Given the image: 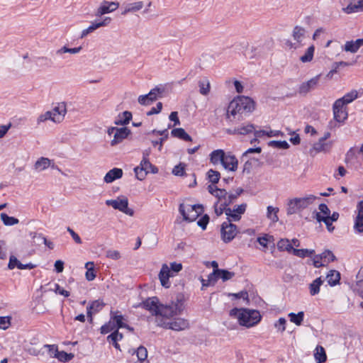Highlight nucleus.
I'll return each mask as SVG.
<instances>
[{
    "mask_svg": "<svg viewBox=\"0 0 363 363\" xmlns=\"http://www.w3.org/2000/svg\"><path fill=\"white\" fill-rule=\"evenodd\" d=\"M132 119V113L130 111H124L118 116L117 119L115 121L116 125H123L129 123Z\"/></svg>",
    "mask_w": 363,
    "mask_h": 363,
    "instance_id": "obj_35",
    "label": "nucleus"
},
{
    "mask_svg": "<svg viewBox=\"0 0 363 363\" xmlns=\"http://www.w3.org/2000/svg\"><path fill=\"white\" fill-rule=\"evenodd\" d=\"M232 222L228 220L223 222L221 225V236L225 242H230L238 233L237 226L233 224Z\"/></svg>",
    "mask_w": 363,
    "mask_h": 363,
    "instance_id": "obj_12",
    "label": "nucleus"
},
{
    "mask_svg": "<svg viewBox=\"0 0 363 363\" xmlns=\"http://www.w3.org/2000/svg\"><path fill=\"white\" fill-rule=\"evenodd\" d=\"M359 150L357 147H351L345 155V162L352 165L360 164L362 161L358 154Z\"/></svg>",
    "mask_w": 363,
    "mask_h": 363,
    "instance_id": "obj_21",
    "label": "nucleus"
},
{
    "mask_svg": "<svg viewBox=\"0 0 363 363\" xmlns=\"http://www.w3.org/2000/svg\"><path fill=\"white\" fill-rule=\"evenodd\" d=\"M159 299L156 296L146 298L139 303L138 307H141L151 313L152 315L158 316V311L160 306Z\"/></svg>",
    "mask_w": 363,
    "mask_h": 363,
    "instance_id": "obj_13",
    "label": "nucleus"
},
{
    "mask_svg": "<svg viewBox=\"0 0 363 363\" xmlns=\"http://www.w3.org/2000/svg\"><path fill=\"white\" fill-rule=\"evenodd\" d=\"M52 113L50 111H48L43 113H41L37 118V123L39 125L41 123H44L47 121H52Z\"/></svg>",
    "mask_w": 363,
    "mask_h": 363,
    "instance_id": "obj_59",
    "label": "nucleus"
},
{
    "mask_svg": "<svg viewBox=\"0 0 363 363\" xmlns=\"http://www.w3.org/2000/svg\"><path fill=\"white\" fill-rule=\"evenodd\" d=\"M358 214L356 217L354 229L358 233H363V201L357 205Z\"/></svg>",
    "mask_w": 363,
    "mask_h": 363,
    "instance_id": "obj_25",
    "label": "nucleus"
},
{
    "mask_svg": "<svg viewBox=\"0 0 363 363\" xmlns=\"http://www.w3.org/2000/svg\"><path fill=\"white\" fill-rule=\"evenodd\" d=\"M82 48L81 46L69 48L66 45L62 47L56 51V55L58 56H62L63 54L69 53L72 55L78 54L82 50Z\"/></svg>",
    "mask_w": 363,
    "mask_h": 363,
    "instance_id": "obj_39",
    "label": "nucleus"
},
{
    "mask_svg": "<svg viewBox=\"0 0 363 363\" xmlns=\"http://www.w3.org/2000/svg\"><path fill=\"white\" fill-rule=\"evenodd\" d=\"M15 267H17L19 269H32L35 267V264L32 263L23 264L15 256L11 255L9 257L8 268L9 269H13Z\"/></svg>",
    "mask_w": 363,
    "mask_h": 363,
    "instance_id": "obj_22",
    "label": "nucleus"
},
{
    "mask_svg": "<svg viewBox=\"0 0 363 363\" xmlns=\"http://www.w3.org/2000/svg\"><path fill=\"white\" fill-rule=\"evenodd\" d=\"M291 252L295 256L303 258L305 257L311 256V255H313L315 252V251L313 250L293 248Z\"/></svg>",
    "mask_w": 363,
    "mask_h": 363,
    "instance_id": "obj_53",
    "label": "nucleus"
},
{
    "mask_svg": "<svg viewBox=\"0 0 363 363\" xmlns=\"http://www.w3.org/2000/svg\"><path fill=\"white\" fill-rule=\"evenodd\" d=\"M204 208L201 204L191 205L188 203H181L179 207V211L183 216V219L188 222L194 221L199 216L201 218L197 224L204 230V216H201Z\"/></svg>",
    "mask_w": 363,
    "mask_h": 363,
    "instance_id": "obj_3",
    "label": "nucleus"
},
{
    "mask_svg": "<svg viewBox=\"0 0 363 363\" xmlns=\"http://www.w3.org/2000/svg\"><path fill=\"white\" fill-rule=\"evenodd\" d=\"M209 264L213 268V272L208 276L207 280H213L214 277L218 274L220 269L218 268V264L216 261H212L211 262H206V267H208Z\"/></svg>",
    "mask_w": 363,
    "mask_h": 363,
    "instance_id": "obj_58",
    "label": "nucleus"
},
{
    "mask_svg": "<svg viewBox=\"0 0 363 363\" xmlns=\"http://www.w3.org/2000/svg\"><path fill=\"white\" fill-rule=\"evenodd\" d=\"M286 320L284 318H279L274 324L277 332L283 333L286 330Z\"/></svg>",
    "mask_w": 363,
    "mask_h": 363,
    "instance_id": "obj_60",
    "label": "nucleus"
},
{
    "mask_svg": "<svg viewBox=\"0 0 363 363\" xmlns=\"http://www.w3.org/2000/svg\"><path fill=\"white\" fill-rule=\"evenodd\" d=\"M119 6V3L117 1H108L104 0L96 9L95 16L101 17L105 14L115 11Z\"/></svg>",
    "mask_w": 363,
    "mask_h": 363,
    "instance_id": "obj_14",
    "label": "nucleus"
},
{
    "mask_svg": "<svg viewBox=\"0 0 363 363\" xmlns=\"http://www.w3.org/2000/svg\"><path fill=\"white\" fill-rule=\"evenodd\" d=\"M112 322L115 323L116 330L118 328H128L130 330H132L133 328H130L128 325L123 323V317L121 315L114 314L111 316Z\"/></svg>",
    "mask_w": 363,
    "mask_h": 363,
    "instance_id": "obj_42",
    "label": "nucleus"
},
{
    "mask_svg": "<svg viewBox=\"0 0 363 363\" xmlns=\"http://www.w3.org/2000/svg\"><path fill=\"white\" fill-rule=\"evenodd\" d=\"M280 133H281V132L279 131V130H270L269 131H267V130H262L255 131V138H261V137H263L264 135H267V136L271 138V137L279 136Z\"/></svg>",
    "mask_w": 363,
    "mask_h": 363,
    "instance_id": "obj_52",
    "label": "nucleus"
},
{
    "mask_svg": "<svg viewBox=\"0 0 363 363\" xmlns=\"http://www.w3.org/2000/svg\"><path fill=\"white\" fill-rule=\"evenodd\" d=\"M315 218L318 222H323L329 232H332L334 230L335 228L332 224L333 221L329 219V216H322L320 213H316Z\"/></svg>",
    "mask_w": 363,
    "mask_h": 363,
    "instance_id": "obj_50",
    "label": "nucleus"
},
{
    "mask_svg": "<svg viewBox=\"0 0 363 363\" xmlns=\"http://www.w3.org/2000/svg\"><path fill=\"white\" fill-rule=\"evenodd\" d=\"M314 52V45H311L309 48H308L305 54L300 57V60L303 63L311 62L313 58Z\"/></svg>",
    "mask_w": 363,
    "mask_h": 363,
    "instance_id": "obj_46",
    "label": "nucleus"
},
{
    "mask_svg": "<svg viewBox=\"0 0 363 363\" xmlns=\"http://www.w3.org/2000/svg\"><path fill=\"white\" fill-rule=\"evenodd\" d=\"M57 359L62 362H66L71 360L74 357V354L72 353H67L64 351H58L57 353Z\"/></svg>",
    "mask_w": 363,
    "mask_h": 363,
    "instance_id": "obj_57",
    "label": "nucleus"
},
{
    "mask_svg": "<svg viewBox=\"0 0 363 363\" xmlns=\"http://www.w3.org/2000/svg\"><path fill=\"white\" fill-rule=\"evenodd\" d=\"M255 127L253 124H242L240 126L235 128L233 133L240 134V135H247L250 133L255 132Z\"/></svg>",
    "mask_w": 363,
    "mask_h": 363,
    "instance_id": "obj_31",
    "label": "nucleus"
},
{
    "mask_svg": "<svg viewBox=\"0 0 363 363\" xmlns=\"http://www.w3.org/2000/svg\"><path fill=\"white\" fill-rule=\"evenodd\" d=\"M306 30L304 28L296 26L292 31L294 40L302 46V41L305 38Z\"/></svg>",
    "mask_w": 363,
    "mask_h": 363,
    "instance_id": "obj_30",
    "label": "nucleus"
},
{
    "mask_svg": "<svg viewBox=\"0 0 363 363\" xmlns=\"http://www.w3.org/2000/svg\"><path fill=\"white\" fill-rule=\"evenodd\" d=\"M363 46V38L346 41L342 48L345 52L356 53Z\"/></svg>",
    "mask_w": 363,
    "mask_h": 363,
    "instance_id": "obj_23",
    "label": "nucleus"
},
{
    "mask_svg": "<svg viewBox=\"0 0 363 363\" xmlns=\"http://www.w3.org/2000/svg\"><path fill=\"white\" fill-rule=\"evenodd\" d=\"M152 133H157L160 135L163 136L162 138H161V140L152 142L153 146L155 147L157 145H159V150L160 151L162 148L163 142L168 138V135H169L168 130H167V129H164L163 130H152Z\"/></svg>",
    "mask_w": 363,
    "mask_h": 363,
    "instance_id": "obj_38",
    "label": "nucleus"
},
{
    "mask_svg": "<svg viewBox=\"0 0 363 363\" xmlns=\"http://www.w3.org/2000/svg\"><path fill=\"white\" fill-rule=\"evenodd\" d=\"M208 191L212 195L217 197L219 200V202L223 203L224 206H229L232 203H233L238 197L243 192V189L241 188H238L236 189L235 193L228 194L227 191L223 189H219L216 186L209 185L208 186Z\"/></svg>",
    "mask_w": 363,
    "mask_h": 363,
    "instance_id": "obj_4",
    "label": "nucleus"
},
{
    "mask_svg": "<svg viewBox=\"0 0 363 363\" xmlns=\"http://www.w3.org/2000/svg\"><path fill=\"white\" fill-rule=\"evenodd\" d=\"M44 347L48 349V353L50 357H57L58 350L57 347L55 345H45Z\"/></svg>",
    "mask_w": 363,
    "mask_h": 363,
    "instance_id": "obj_64",
    "label": "nucleus"
},
{
    "mask_svg": "<svg viewBox=\"0 0 363 363\" xmlns=\"http://www.w3.org/2000/svg\"><path fill=\"white\" fill-rule=\"evenodd\" d=\"M207 177L209 182L211 183V185L216 186L220 179V174L216 170L210 169L207 172Z\"/></svg>",
    "mask_w": 363,
    "mask_h": 363,
    "instance_id": "obj_45",
    "label": "nucleus"
},
{
    "mask_svg": "<svg viewBox=\"0 0 363 363\" xmlns=\"http://www.w3.org/2000/svg\"><path fill=\"white\" fill-rule=\"evenodd\" d=\"M235 276V273L225 269H220L214 277L213 280H206V286L214 285L219 279L223 281L231 279Z\"/></svg>",
    "mask_w": 363,
    "mask_h": 363,
    "instance_id": "obj_20",
    "label": "nucleus"
},
{
    "mask_svg": "<svg viewBox=\"0 0 363 363\" xmlns=\"http://www.w3.org/2000/svg\"><path fill=\"white\" fill-rule=\"evenodd\" d=\"M112 330H116V325L111 320L101 328V333L102 334H107Z\"/></svg>",
    "mask_w": 363,
    "mask_h": 363,
    "instance_id": "obj_62",
    "label": "nucleus"
},
{
    "mask_svg": "<svg viewBox=\"0 0 363 363\" xmlns=\"http://www.w3.org/2000/svg\"><path fill=\"white\" fill-rule=\"evenodd\" d=\"M224 155H225V152L223 150L218 149V150H213L209 155L210 163L214 166H216L218 164H222Z\"/></svg>",
    "mask_w": 363,
    "mask_h": 363,
    "instance_id": "obj_28",
    "label": "nucleus"
},
{
    "mask_svg": "<svg viewBox=\"0 0 363 363\" xmlns=\"http://www.w3.org/2000/svg\"><path fill=\"white\" fill-rule=\"evenodd\" d=\"M328 147V144L320 138L317 143L313 144V147L310 150V154L313 155L317 152L325 151Z\"/></svg>",
    "mask_w": 363,
    "mask_h": 363,
    "instance_id": "obj_36",
    "label": "nucleus"
},
{
    "mask_svg": "<svg viewBox=\"0 0 363 363\" xmlns=\"http://www.w3.org/2000/svg\"><path fill=\"white\" fill-rule=\"evenodd\" d=\"M295 199L300 209L303 210L308 207L311 204H312L317 199V196L314 195H308L305 197Z\"/></svg>",
    "mask_w": 363,
    "mask_h": 363,
    "instance_id": "obj_29",
    "label": "nucleus"
},
{
    "mask_svg": "<svg viewBox=\"0 0 363 363\" xmlns=\"http://www.w3.org/2000/svg\"><path fill=\"white\" fill-rule=\"evenodd\" d=\"M333 120L330 121L328 127L333 129L337 123L343 124L348 117L347 107L342 101L336 100L333 105Z\"/></svg>",
    "mask_w": 363,
    "mask_h": 363,
    "instance_id": "obj_6",
    "label": "nucleus"
},
{
    "mask_svg": "<svg viewBox=\"0 0 363 363\" xmlns=\"http://www.w3.org/2000/svg\"><path fill=\"white\" fill-rule=\"evenodd\" d=\"M301 211L296 199H293L289 201L287 207V214L292 215L296 213Z\"/></svg>",
    "mask_w": 363,
    "mask_h": 363,
    "instance_id": "obj_54",
    "label": "nucleus"
},
{
    "mask_svg": "<svg viewBox=\"0 0 363 363\" xmlns=\"http://www.w3.org/2000/svg\"><path fill=\"white\" fill-rule=\"evenodd\" d=\"M141 169L146 171V172H157V169L152 166V164L149 162V160L146 157H143L142 160L139 166Z\"/></svg>",
    "mask_w": 363,
    "mask_h": 363,
    "instance_id": "obj_48",
    "label": "nucleus"
},
{
    "mask_svg": "<svg viewBox=\"0 0 363 363\" xmlns=\"http://www.w3.org/2000/svg\"><path fill=\"white\" fill-rule=\"evenodd\" d=\"M130 133V129L126 127L123 128H116L111 127L107 130V134L109 136L113 135V140L111 142V145L112 146H115L118 143H121L124 139H125L128 135Z\"/></svg>",
    "mask_w": 363,
    "mask_h": 363,
    "instance_id": "obj_10",
    "label": "nucleus"
},
{
    "mask_svg": "<svg viewBox=\"0 0 363 363\" xmlns=\"http://www.w3.org/2000/svg\"><path fill=\"white\" fill-rule=\"evenodd\" d=\"M257 242L260 245H262L264 248L267 247L268 242H271L274 240L273 237L269 235H264L262 237H259L257 239Z\"/></svg>",
    "mask_w": 363,
    "mask_h": 363,
    "instance_id": "obj_61",
    "label": "nucleus"
},
{
    "mask_svg": "<svg viewBox=\"0 0 363 363\" xmlns=\"http://www.w3.org/2000/svg\"><path fill=\"white\" fill-rule=\"evenodd\" d=\"M363 289V267H362L356 275L354 290L359 293V290Z\"/></svg>",
    "mask_w": 363,
    "mask_h": 363,
    "instance_id": "obj_47",
    "label": "nucleus"
},
{
    "mask_svg": "<svg viewBox=\"0 0 363 363\" xmlns=\"http://www.w3.org/2000/svg\"><path fill=\"white\" fill-rule=\"evenodd\" d=\"M103 306V302L99 300L91 302V303L87 306V315L90 317L91 320H92V314L101 310Z\"/></svg>",
    "mask_w": 363,
    "mask_h": 363,
    "instance_id": "obj_32",
    "label": "nucleus"
},
{
    "mask_svg": "<svg viewBox=\"0 0 363 363\" xmlns=\"http://www.w3.org/2000/svg\"><path fill=\"white\" fill-rule=\"evenodd\" d=\"M111 21L112 18L111 17L106 16L101 21L92 22L88 28L84 29L82 31L80 38H85L86 35L93 33L94 30L101 27L108 26L111 23Z\"/></svg>",
    "mask_w": 363,
    "mask_h": 363,
    "instance_id": "obj_16",
    "label": "nucleus"
},
{
    "mask_svg": "<svg viewBox=\"0 0 363 363\" xmlns=\"http://www.w3.org/2000/svg\"><path fill=\"white\" fill-rule=\"evenodd\" d=\"M323 284V280L320 277L315 279L311 284L309 285L310 294L311 296H315L318 294L320 291V287Z\"/></svg>",
    "mask_w": 363,
    "mask_h": 363,
    "instance_id": "obj_43",
    "label": "nucleus"
},
{
    "mask_svg": "<svg viewBox=\"0 0 363 363\" xmlns=\"http://www.w3.org/2000/svg\"><path fill=\"white\" fill-rule=\"evenodd\" d=\"M254 101L247 96H238L232 100L226 109V118L230 121L240 120L244 116L253 111Z\"/></svg>",
    "mask_w": 363,
    "mask_h": 363,
    "instance_id": "obj_1",
    "label": "nucleus"
},
{
    "mask_svg": "<svg viewBox=\"0 0 363 363\" xmlns=\"http://www.w3.org/2000/svg\"><path fill=\"white\" fill-rule=\"evenodd\" d=\"M314 357L318 363L324 362L327 358L324 348L321 346L317 347Z\"/></svg>",
    "mask_w": 363,
    "mask_h": 363,
    "instance_id": "obj_51",
    "label": "nucleus"
},
{
    "mask_svg": "<svg viewBox=\"0 0 363 363\" xmlns=\"http://www.w3.org/2000/svg\"><path fill=\"white\" fill-rule=\"evenodd\" d=\"M175 275L171 273L170 268L167 264H163L160 269V271L158 274V278L160 279L161 285L168 289L171 286V283L169 281V278L173 277Z\"/></svg>",
    "mask_w": 363,
    "mask_h": 363,
    "instance_id": "obj_17",
    "label": "nucleus"
},
{
    "mask_svg": "<svg viewBox=\"0 0 363 363\" xmlns=\"http://www.w3.org/2000/svg\"><path fill=\"white\" fill-rule=\"evenodd\" d=\"M343 11L348 14L362 12L363 0H352L345 8H343Z\"/></svg>",
    "mask_w": 363,
    "mask_h": 363,
    "instance_id": "obj_24",
    "label": "nucleus"
},
{
    "mask_svg": "<svg viewBox=\"0 0 363 363\" xmlns=\"http://www.w3.org/2000/svg\"><path fill=\"white\" fill-rule=\"evenodd\" d=\"M1 218L5 225H13L19 223L18 219L9 216L4 213H1Z\"/></svg>",
    "mask_w": 363,
    "mask_h": 363,
    "instance_id": "obj_55",
    "label": "nucleus"
},
{
    "mask_svg": "<svg viewBox=\"0 0 363 363\" xmlns=\"http://www.w3.org/2000/svg\"><path fill=\"white\" fill-rule=\"evenodd\" d=\"M289 320L296 325H301L303 321L304 312L300 311L298 313H289L288 314Z\"/></svg>",
    "mask_w": 363,
    "mask_h": 363,
    "instance_id": "obj_40",
    "label": "nucleus"
},
{
    "mask_svg": "<svg viewBox=\"0 0 363 363\" xmlns=\"http://www.w3.org/2000/svg\"><path fill=\"white\" fill-rule=\"evenodd\" d=\"M123 170L120 168H113L109 170L105 175L104 180L106 183H111L116 179L121 178Z\"/></svg>",
    "mask_w": 363,
    "mask_h": 363,
    "instance_id": "obj_26",
    "label": "nucleus"
},
{
    "mask_svg": "<svg viewBox=\"0 0 363 363\" xmlns=\"http://www.w3.org/2000/svg\"><path fill=\"white\" fill-rule=\"evenodd\" d=\"M326 279L329 285L335 286L339 283L340 274L336 270H330L327 274Z\"/></svg>",
    "mask_w": 363,
    "mask_h": 363,
    "instance_id": "obj_37",
    "label": "nucleus"
},
{
    "mask_svg": "<svg viewBox=\"0 0 363 363\" xmlns=\"http://www.w3.org/2000/svg\"><path fill=\"white\" fill-rule=\"evenodd\" d=\"M358 93L356 90H352L350 92L344 95L342 98L338 99L337 100L342 101L345 106H347L348 104L352 102L354 99L357 98Z\"/></svg>",
    "mask_w": 363,
    "mask_h": 363,
    "instance_id": "obj_44",
    "label": "nucleus"
},
{
    "mask_svg": "<svg viewBox=\"0 0 363 363\" xmlns=\"http://www.w3.org/2000/svg\"><path fill=\"white\" fill-rule=\"evenodd\" d=\"M277 248L280 251L286 250L289 252H291L294 247L289 243V240L288 239H281L277 242Z\"/></svg>",
    "mask_w": 363,
    "mask_h": 363,
    "instance_id": "obj_49",
    "label": "nucleus"
},
{
    "mask_svg": "<svg viewBox=\"0 0 363 363\" xmlns=\"http://www.w3.org/2000/svg\"><path fill=\"white\" fill-rule=\"evenodd\" d=\"M156 323L159 327L163 328L164 329H171L175 331L184 330L189 327L188 321L184 318H176L171 322L158 318L156 320Z\"/></svg>",
    "mask_w": 363,
    "mask_h": 363,
    "instance_id": "obj_7",
    "label": "nucleus"
},
{
    "mask_svg": "<svg viewBox=\"0 0 363 363\" xmlns=\"http://www.w3.org/2000/svg\"><path fill=\"white\" fill-rule=\"evenodd\" d=\"M122 338L123 335L120 333L118 330H116L113 333L107 337V340L110 343H116L118 340H121Z\"/></svg>",
    "mask_w": 363,
    "mask_h": 363,
    "instance_id": "obj_63",
    "label": "nucleus"
},
{
    "mask_svg": "<svg viewBox=\"0 0 363 363\" xmlns=\"http://www.w3.org/2000/svg\"><path fill=\"white\" fill-rule=\"evenodd\" d=\"M171 134L174 138H177L185 141H191V137L182 128L173 129Z\"/></svg>",
    "mask_w": 363,
    "mask_h": 363,
    "instance_id": "obj_34",
    "label": "nucleus"
},
{
    "mask_svg": "<svg viewBox=\"0 0 363 363\" xmlns=\"http://www.w3.org/2000/svg\"><path fill=\"white\" fill-rule=\"evenodd\" d=\"M52 122L60 123L63 121L67 113V106L65 102L58 103L51 111Z\"/></svg>",
    "mask_w": 363,
    "mask_h": 363,
    "instance_id": "obj_18",
    "label": "nucleus"
},
{
    "mask_svg": "<svg viewBox=\"0 0 363 363\" xmlns=\"http://www.w3.org/2000/svg\"><path fill=\"white\" fill-rule=\"evenodd\" d=\"M144 6L143 1H136L133 3H129L125 5L121 15L125 16L129 13H135L141 10Z\"/></svg>",
    "mask_w": 363,
    "mask_h": 363,
    "instance_id": "obj_27",
    "label": "nucleus"
},
{
    "mask_svg": "<svg viewBox=\"0 0 363 363\" xmlns=\"http://www.w3.org/2000/svg\"><path fill=\"white\" fill-rule=\"evenodd\" d=\"M51 163L52 160L47 157H42L35 162L34 168L36 171L41 172L48 168L51 165Z\"/></svg>",
    "mask_w": 363,
    "mask_h": 363,
    "instance_id": "obj_33",
    "label": "nucleus"
},
{
    "mask_svg": "<svg viewBox=\"0 0 363 363\" xmlns=\"http://www.w3.org/2000/svg\"><path fill=\"white\" fill-rule=\"evenodd\" d=\"M106 204L126 215L132 216L134 214L133 210L128 208V200L125 196L118 197L116 199L106 200Z\"/></svg>",
    "mask_w": 363,
    "mask_h": 363,
    "instance_id": "obj_8",
    "label": "nucleus"
},
{
    "mask_svg": "<svg viewBox=\"0 0 363 363\" xmlns=\"http://www.w3.org/2000/svg\"><path fill=\"white\" fill-rule=\"evenodd\" d=\"M221 165L228 171L235 172L238 169V161L233 155L225 153Z\"/></svg>",
    "mask_w": 363,
    "mask_h": 363,
    "instance_id": "obj_19",
    "label": "nucleus"
},
{
    "mask_svg": "<svg viewBox=\"0 0 363 363\" xmlns=\"http://www.w3.org/2000/svg\"><path fill=\"white\" fill-rule=\"evenodd\" d=\"M164 91V88L156 86L151 89L148 94L139 96L138 101L140 105L149 106L157 99L161 98Z\"/></svg>",
    "mask_w": 363,
    "mask_h": 363,
    "instance_id": "obj_9",
    "label": "nucleus"
},
{
    "mask_svg": "<svg viewBox=\"0 0 363 363\" xmlns=\"http://www.w3.org/2000/svg\"><path fill=\"white\" fill-rule=\"evenodd\" d=\"M320 259H323V262L328 264L335 259V256L330 250H325L320 255Z\"/></svg>",
    "mask_w": 363,
    "mask_h": 363,
    "instance_id": "obj_56",
    "label": "nucleus"
},
{
    "mask_svg": "<svg viewBox=\"0 0 363 363\" xmlns=\"http://www.w3.org/2000/svg\"><path fill=\"white\" fill-rule=\"evenodd\" d=\"M247 208L246 203L235 206L233 208H228L226 210L227 220L236 222L240 220L241 216L245 212Z\"/></svg>",
    "mask_w": 363,
    "mask_h": 363,
    "instance_id": "obj_15",
    "label": "nucleus"
},
{
    "mask_svg": "<svg viewBox=\"0 0 363 363\" xmlns=\"http://www.w3.org/2000/svg\"><path fill=\"white\" fill-rule=\"evenodd\" d=\"M279 211V208L269 206L267 208V217L273 223H277L279 220V217L277 215Z\"/></svg>",
    "mask_w": 363,
    "mask_h": 363,
    "instance_id": "obj_41",
    "label": "nucleus"
},
{
    "mask_svg": "<svg viewBox=\"0 0 363 363\" xmlns=\"http://www.w3.org/2000/svg\"><path fill=\"white\" fill-rule=\"evenodd\" d=\"M320 74L302 82L298 88V93L301 96H306L311 91L315 90L320 84Z\"/></svg>",
    "mask_w": 363,
    "mask_h": 363,
    "instance_id": "obj_11",
    "label": "nucleus"
},
{
    "mask_svg": "<svg viewBox=\"0 0 363 363\" xmlns=\"http://www.w3.org/2000/svg\"><path fill=\"white\" fill-rule=\"evenodd\" d=\"M183 311L182 302L177 299L176 302H172L169 305L160 304L158 311V316L156 317V320L159 319H169L175 315H179Z\"/></svg>",
    "mask_w": 363,
    "mask_h": 363,
    "instance_id": "obj_5",
    "label": "nucleus"
},
{
    "mask_svg": "<svg viewBox=\"0 0 363 363\" xmlns=\"http://www.w3.org/2000/svg\"><path fill=\"white\" fill-rule=\"evenodd\" d=\"M230 315L237 318L239 324L246 328L256 325L262 318L258 311L237 308L230 310Z\"/></svg>",
    "mask_w": 363,
    "mask_h": 363,
    "instance_id": "obj_2",
    "label": "nucleus"
}]
</instances>
